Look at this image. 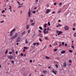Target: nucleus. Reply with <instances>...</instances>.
<instances>
[{
  "label": "nucleus",
  "mask_w": 76,
  "mask_h": 76,
  "mask_svg": "<svg viewBox=\"0 0 76 76\" xmlns=\"http://www.w3.org/2000/svg\"><path fill=\"white\" fill-rule=\"evenodd\" d=\"M69 63H72V60H69Z\"/></svg>",
  "instance_id": "42"
},
{
  "label": "nucleus",
  "mask_w": 76,
  "mask_h": 76,
  "mask_svg": "<svg viewBox=\"0 0 76 76\" xmlns=\"http://www.w3.org/2000/svg\"><path fill=\"white\" fill-rule=\"evenodd\" d=\"M22 13V11L21 10L20 11V14L21 15Z\"/></svg>",
  "instance_id": "41"
},
{
  "label": "nucleus",
  "mask_w": 76,
  "mask_h": 76,
  "mask_svg": "<svg viewBox=\"0 0 76 76\" xmlns=\"http://www.w3.org/2000/svg\"><path fill=\"white\" fill-rule=\"evenodd\" d=\"M63 66H64V67H66V66H67V64L66 63V62H64L63 64Z\"/></svg>",
  "instance_id": "7"
},
{
  "label": "nucleus",
  "mask_w": 76,
  "mask_h": 76,
  "mask_svg": "<svg viewBox=\"0 0 76 76\" xmlns=\"http://www.w3.org/2000/svg\"><path fill=\"white\" fill-rule=\"evenodd\" d=\"M61 4H62V3L61 2H60V3H59V5H61Z\"/></svg>",
  "instance_id": "38"
},
{
  "label": "nucleus",
  "mask_w": 76,
  "mask_h": 76,
  "mask_svg": "<svg viewBox=\"0 0 76 76\" xmlns=\"http://www.w3.org/2000/svg\"><path fill=\"white\" fill-rule=\"evenodd\" d=\"M33 45H36V43H33Z\"/></svg>",
  "instance_id": "48"
},
{
  "label": "nucleus",
  "mask_w": 76,
  "mask_h": 76,
  "mask_svg": "<svg viewBox=\"0 0 76 76\" xmlns=\"http://www.w3.org/2000/svg\"><path fill=\"white\" fill-rule=\"evenodd\" d=\"M55 66L56 68H58V65H57V64H56Z\"/></svg>",
  "instance_id": "35"
},
{
  "label": "nucleus",
  "mask_w": 76,
  "mask_h": 76,
  "mask_svg": "<svg viewBox=\"0 0 76 76\" xmlns=\"http://www.w3.org/2000/svg\"><path fill=\"white\" fill-rule=\"evenodd\" d=\"M12 63H14V61H13V60L12 61Z\"/></svg>",
  "instance_id": "45"
},
{
  "label": "nucleus",
  "mask_w": 76,
  "mask_h": 76,
  "mask_svg": "<svg viewBox=\"0 0 76 76\" xmlns=\"http://www.w3.org/2000/svg\"><path fill=\"white\" fill-rule=\"evenodd\" d=\"M28 17L30 18V17L31 16V12H28Z\"/></svg>",
  "instance_id": "12"
},
{
  "label": "nucleus",
  "mask_w": 76,
  "mask_h": 76,
  "mask_svg": "<svg viewBox=\"0 0 76 76\" xmlns=\"http://www.w3.org/2000/svg\"><path fill=\"white\" fill-rule=\"evenodd\" d=\"M16 31V29H15V28H14L12 31H10V33H12V32H14V31Z\"/></svg>",
  "instance_id": "11"
},
{
  "label": "nucleus",
  "mask_w": 76,
  "mask_h": 76,
  "mask_svg": "<svg viewBox=\"0 0 76 76\" xmlns=\"http://www.w3.org/2000/svg\"><path fill=\"white\" fill-rule=\"evenodd\" d=\"M26 29H29V25H27L26 26Z\"/></svg>",
  "instance_id": "15"
},
{
  "label": "nucleus",
  "mask_w": 76,
  "mask_h": 76,
  "mask_svg": "<svg viewBox=\"0 0 76 76\" xmlns=\"http://www.w3.org/2000/svg\"><path fill=\"white\" fill-rule=\"evenodd\" d=\"M49 28H50L49 27H48V28H47V30H48V31H49V29H50Z\"/></svg>",
  "instance_id": "52"
},
{
  "label": "nucleus",
  "mask_w": 76,
  "mask_h": 76,
  "mask_svg": "<svg viewBox=\"0 0 76 76\" xmlns=\"http://www.w3.org/2000/svg\"><path fill=\"white\" fill-rule=\"evenodd\" d=\"M20 56H23V53H21V54H20Z\"/></svg>",
  "instance_id": "59"
},
{
  "label": "nucleus",
  "mask_w": 76,
  "mask_h": 76,
  "mask_svg": "<svg viewBox=\"0 0 76 76\" xmlns=\"http://www.w3.org/2000/svg\"><path fill=\"white\" fill-rule=\"evenodd\" d=\"M69 51L70 53H72V52H73V51L71 50H69Z\"/></svg>",
  "instance_id": "21"
},
{
  "label": "nucleus",
  "mask_w": 76,
  "mask_h": 76,
  "mask_svg": "<svg viewBox=\"0 0 76 76\" xmlns=\"http://www.w3.org/2000/svg\"><path fill=\"white\" fill-rule=\"evenodd\" d=\"M66 53V51L65 50H63L61 52V54H64Z\"/></svg>",
  "instance_id": "10"
},
{
  "label": "nucleus",
  "mask_w": 76,
  "mask_h": 76,
  "mask_svg": "<svg viewBox=\"0 0 76 76\" xmlns=\"http://www.w3.org/2000/svg\"><path fill=\"white\" fill-rule=\"evenodd\" d=\"M54 51L56 52L57 51V49H55L53 50Z\"/></svg>",
  "instance_id": "20"
},
{
  "label": "nucleus",
  "mask_w": 76,
  "mask_h": 76,
  "mask_svg": "<svg viewBox=\"0 0 76 76\" xmlns=\"http://www.w3.org/2000/svg\"><path fill=\"white\" fill-rule=\"evenodd\" d=\"M73 31H75V28H73Z\"/></svg>",
  "instance_id": "53"
},
{
  "label": "nucleus",
  "mask_w": 76,
  "mask_h": 76,
  "mask_svg": "<svg viewBox=\"0 0 76 76\" xmlns=\"http://www.w3.org/2000/svg\"><path fill=\"white\" fill-rule=\"evenodd\" d=\"M12 53H14V52H15V51L14 50H12Z\"/></svg>",
  "instance_id": "51"
},
{
  "label": "nucleus",
  "mask_w": 76,
  "mask_h": 76,
  "mask_svg": "<svg viewBox=\"0 0 76 76\" xmlns=\"http://www.w3.org/2000/svg\"><path fill=\"white\" fill-rule=\"evenodd\" d=\"M74 37H76V33H75L74 34Z\"/></svg>",
  "instance_id": "17"
},
{
  "label": "nucleus",
  "mask_w": 76,
  "mask_h": 76,
  "mask_svg": "<svg viewBox=\"0 0 76 76\" xmlns=\"http://www.w3.org/2000/svg\"><path fill=\"white\" fill-rule=\"evenodd\" d=\"M20 39H21L20 37H18L16 40V42H20Z\"/></svg>",
  "instance_id": "4"
},
{
  "label": "nucleus",
  "mask_w": 76,
  "mask_h": 76,
  "mask_svg": "<svg viewBox=\"0 0 76 76\" xmlns=\"http://www.w3.org/2000/svg\"><path fill=\"white\" fill-rule=\"evenodd\" d=\"M30 63H32V60H30Z\"/></svg>",
  "instance_id": "47"
},
{
  "label": "nucleus",
  "mask_w": 76,
  "mask_h": 76,
  "mask_svg": "<svg viewBox=\"0 0 76 76\" xmlns=\"http://www.w3.org/2000/svg\"><path fill=\"white\" fill-rule=\"evenodd\" d=\"M31 12V11H30V8L29 9V12Z\"/></svg>",
  "instance_id": "62"
},
{
  "label": "nucleus",
  "mask_w": 76,
  "mask_h": 76,
  "mask_svg": "<svg viewBox=\"0 0 76 76\" xmlns=\"http://www.w3.org/2000/svg\"><path fill=\"white\" fill-rule=\"evenodd\" d=\"M72 48H74V46H72L71 47Z\"/></svg>",
  "instance_id": "61"
},
{
  "label": "nucleus",
  "mask_w": 76,
  "mask_h": 76,
  "mask_svg": "<svg viewBox=\"0 0 76 76\" xmlns=\"http://www.w3.org/2000/svg\"><path fill=\"white\" fill-rule=\"evenodd\" d=\"M47 24H45V25L44 26V28H47Z\"/></svg>",
  "instance_id": "19"
},
{
  "label": "nucleus",
  "mask_w": 76,
  "mask_h": 76,
  "mask_svg": "<svg viewBox=\"0 0 76 76\" xmlns=\"http://www.w3.org/2000/svg\"><path fill=\"white\" fill-rule=\"evenodd\" d=\"M34 23H31V26H34Z\"/></svg>",
  "instance_id": "22"
},
{
  "label": "nucleus",
  "mask_w": 76,
  "mask_h": 76,
  "mask_svg": "<svg viewBox=\"0 0 76 76\" xmlns=\"http://www.w3.org/2000/svg\"><path fill=\"white\" fill-rule=\"evenodd\" d=\"M56 4H57V3H54V5L55 6H56Z\"/></svg>",
  "instance_id": "36"
},
{
  "label": "nucleus",
  "mask_w": 76,
  "mask_h": 76,
  "mask_svg": "<svg viewBox=\"0 0 76 76\" xmlns=\"http://www.w3.org/2000/svg\"><path fill=\"white\" fill-rule=\"evenodd\" d=\"M17 3H18V4H19V5L20 6V5H21V4H20L19 2H18V1H17Z\"/></svg>",
  "instance_id": "32"
},
{
  "label": "nucleus",
  "mask_w": 76,
  "mask_h": 76,
  "mask_svg": "<svg viewBox=\"0 0 76 76\" xmlns=\"http://www.w3.org/2000/svg\"><path fill=\"white\" fill-rule=\"evenodd\" d=\"M10 8H9V10H10V9H12V7L11 6H9Z\"/></svg>",
  "instance_id": "29"
},
{
  "label": "nucleus",
  "mask_w": 76,
  "mask_h": 76,
  "mask_svg": "<svg viewBox=\"0 0 76 76\" xmlns=\"http://www.w3.org/2000/svg\"><path fill=\"white\" fill-rule=\"evenodd\" d=\"M26 31H24L23 33H22L21 34L22 35H24V34H25V33Z\"/></svg>",
  "instance_id": "14"
},
{
  "label": "nucleus",
  "mask_w": 76,
  "mask_h": 76,
  "mask_svg": "<svg viewBox=\"0 0 76 76\" xmlns=\"http://www.w3.org/2000/svg\"><path fill=\"white\" fill-rule=\"evenodd\" d=\"M5 12V11L4 10H3L1 12L2 13H4Z\"/></svg>",
  "instance_id": "27"
},
{
  "label": "nucleus",
  "mask_w": 76,
  "mask_h": 76,
  "mask_svg": "<svg viewBox=\"0 0 76 76\" xmlns=\"http://www.w3.org/2000/svg\"><path fill=\"white\" fill-rule=\"evenodd\" d=\"M22 7V6H19L18 7V8H20V7Z\"/></svg>",
  "instance_id": "33"
},
{
  "label": "nucleus",
  "mask_w": 76,
  "mask_h": 76,
  "mask_svg": "<svg viewBox=\"0 0 76 76\" xmlns=\"http://www.w3.org/2000/svg\"><path fill=\"white\" fill-rule=\"evenodd\" d=\"M40 37H43V36H42V34H41V35L40 36Z\"/></svg>",
  "instance_id": "46"
},
{
  "label": "nucleus",
  "mask_w": 76,
  "mask_h": 76,
  "mask_svg": "<svg viewBox=\"0 0 76 76\" xmlns=\"http://www.w3.org/2000/svg\"><path fill=\"white\" fill-rule=\"evenodd\" d=\"M26 44H28V42L27 41V39H26Z\"/></svg>",
  "instance_id": "16"
},
{
  "label": "nucleus",
  "mask_w": 76,
  "mask_h": 76,
  "mask_svg": "<svg viewBox=\"0 0 76 76\" xmlns=\"http://www.w3.org/2000/svg\"><path fill=\"white\" fill-rule=\"evenodd\" d=\"M36 44H37V45H39V43H38V42H37L36 43Z\"/></svg>",
  "instance_id": "49"
},
{
  "label": "nucleus",
  "mask_w": 76,
  "mask_h": 76,
  "mask_svg": "<svg viewBox=\"0 0 76 76\" xmlns=\"http://www.w3.org/2000/svg\"><path fill=\"white\" fill-rule=\"evenodd\" d=\"M43 74H45V73H47V71H43Z\"/></svg>",
  "instance_id": "13"
},
{
  "label": "nucleus",
  "mask_w": 76,
  "mask_h": 76,
  "mask_svg": "<svg viewBox=\"0 0 76 76\" xmlns=\"http://www.w3.org/2000/svg\"><path fill=\"white\" fill-rule=\"evenodd\" d=\"M33 13H34V14H35V13H36V11H34L33 12Z\"/></svg>",
  "instance_id": "30"
},
{
  "label": "nucleus",
  "mask_w": 76,
  "mask_h": 76,
  "mask_svg": "<svg viewBox=\"0 0 76 76\" xmlns=\"http://www.w3.org/2000/svg\"><path fill=\"white\" fill-rule=\"evenodd\" d=\"M46 30L47 28H45L43 30V33H44V34H47L46 32L45 31Z\"/></svg>",
  "instance_id": "8"
},
{
  "label": "nucleus",
  "mask_w": 76,
  "mask_h": 76,
  "mask_svg": "<svg viewBox=\"0 0 76 76\" xmlns=\"http://www.w3.org/2000/svg\"><path fill=\"white\" fill-rule=\"evenodd\" d=\"M57 33H58V34H57L58 35H60V34H62V32L61 31H57Z\"/></svg>",
  "instance_id": "3"
},
{
  "label": "nucleus",
  "mask_w": 76,
  "mask_h": 76,
  "mask_svg": "<svg viewBox=\"0 0 76 76\" xmlns=\"http://www.w3.org/2000/svg\"><path fill=\"white\" fill-rule=\"evenodd\" d=\"M48 38V37H45V39H47Z\"/></svg>",
  "instance_id": "39"
},
{
  "label": "nucleus",
  "mask_w": 76,
  "mask_h": 76,
  "mask_svg": "<svg viewBox=\"0 0 76 76\" xmlns=\"http://www.w3.org/2000/svg\"><path fill=\"white\" fill-rule=\"evenodd\" d=\"M11 34H10V36H13V33L12 32L10 33Z\"/></svg>",
  "instance_id": "28"
},
{
  "label": "nucleus",
  "mask_w": 76,
  "mask_h": 76,
  "mask_svg": "<svg viewBox=\"0 0 76 76\" xmlns=\"http://www.w3.org/2000/svg\"><path fill=\"white\" fill-rule=\"evenodd\" d=\"M62 45H64V42H62Z\"/></svg>",
  "instance_id": "31"
},
{
  "label": "nucleus",
  "mask_w": 76,
  "mask_h": 76,
  "mask_svg": "<svg viewBox=\"0 0 76 76\" xmlns=\"http://www.w3.org/2000/svg\"><path fill=\"white\" fill-rule=\"evenodd\" d=\"M64 28L65 31H68L69 30V27L67 26H66L64 27Z\"/></svg>",
  "instance_id": "2"
},
{
  "label": "nucleus",
  "mask_w": 76,
  "mask_h": 76,
  "mask_svg": "<svg viewBox=\"0 0 76 76\" xmlns=\"http://www.w3.org/2000/svg\"><path fill=\"white\" fill-rule=\"evenodd\" d=\"M48 25L49 26H50V22L48 23Z\"/></svg>",
  "instance_id": "34"
},
{
  "label": "nucleus",
  "mask_w": 76,
  "mask_h": 76,
  "mask_svg": "<svg viewBox=\"0 0 76 76\" xmlns=\"http://www.w3.org/2000/svg\"><path fill=\"white\" fill-rule=\"evenodd\" d=\"M37 9V7H35V8H34V10H35V9Z\"/></svg>",
  "instance_id": "60"
},
{
  "label": "nucleus",
  "mask_w": 76,
  "mask_h": 76,
  "mask_svg": "<svg viewBox=\"0 0 76 76\" xmlns=\"http://www.w3.org/2000/svg\"><path fill=\"white\" fill-rule=\"evenodd\" d=\"M60 12H61V11H59L58 12V13H60Z\"/></svg>",
  "instance_id": "58"
},
{
  "label": "nucleus",
  "mask_w": 76,
  "mask_h": 76,
  "mask_svg": "<svg viewBox=\"0 0 76 76\" xmlns=\"http://www.w3.org/2000/svg\"><path fill=\"white\" fill-rule=\"evenodd\" d=\"M58 22H61V20H59Z\"/></svg>",
  "instance_id": "63"
},
{
  "label": "nucleus",
  "mask_w": 76,
  "mask_h": 76,
  "mask_svg": "<svg viewBox=\"0 0 76 76\" xmlns=\"http://www.w3.org/2000/svg\"><path fill=\"white\" fill-rule=\"evenodd\" d=\"M30 31H31V30H29L27 31V32L29 33L30 32Z\"/></svg>",
  "instance_id": "25"
},
{
  "label": "nucleus",
  "mask_w": 76,
  "mask_h": 76,
  "mask_svg": "<svg viewBox=\"0 0 76 76\" xmlns=\"http://www.w3.org/2000/svg\"><path fill=\"white\" fill-rule=\"evenodd\" d=\"M7 57L9 59H10V60H12L13 58V56H8Z\"/></svg>",
  "instance_id": "5"
},
{
  "label": "nucleus",
  "mask_w": 76,
  "mask_h": 76,
  "mask_svg": "<svg viewBox=\"0 0 76 76\" xmlns=\"http://www.w3.org/2000/svg\"><path fill=\"white\" fill-rule=\"evenodd\" d=\"M7 52H8V50H6L5 52V54H6L7 53Z\"/></svg>",
  "instance_id": "26"
},
{
  "label": "nucleus",
  "mask_w": 76,
  "mask_h": 76,
  "mask_svg": "<svg viewBox=\"0 0 76 76\" xmlns=\"http://www.w3.org/2000/svg\"><path fill=\"white\" fill-rule=\"evenodd\" d=\"M45 58H47V59H50V58H49L48 56H46Z\"/></svg>",
  "instance_id": "24"
},
{
  "label": "nucleus",
  "mask_w": 76,
  "mask_h": 76,
  "mask_svg": "<svg viewBox=\"0 0 76 76\" xmlns=\"http://www.w3.org/2000/svg\"><path fill=\"white\" fill-rule=\"evenodd\" d=\"M58 27H60V26H59V24H58V25H57L56 26V28H58Z\"/></svg>",
  "instance_id": "37"
},
{
  "label": "nucleus",
  "mask_w": 76,
  "mask_h": 76,
  "mask_svg": "<svg viewBox=\"0 0 76 76\" xmlns=\"http://www.w3.org/2000/svg\"><path fill=\"white\" fill-rule=\"evenodd\" d=\"M18 36V33H15V34L13 36L10 37V39L12 40L14 39H15V38H16V37H17Z\"/></svg>",
  "instance_id": "1"
},
{
  "label": "nucleus",
  "mask_w": 76,
  "mask_h": 76,
  "mask_svg": "<svg viewBox=\"0 0 76 76\" xmlns=\"http://www.w3.org/2000/svg\"><path fill=\"white\" fill-rule=\"evenodd\" d=\"M24 49H27V48H27L26 47H24Z\"/></svg>",
  "instance_id": "44"
},
{
  "label": "nucleus",
  "mask_w": 76,
  "mask_h": 76,
  "mask_svg": "<svg viewBox=\"0 0 76 76\" xmlns=\"http://www.w3.org/2000/svg\"><path fill=\"white\" fill-rule=\"evenodd\" d=\"M51 12L50 11V10L49 9H47V11L46 12V13L47 14H48L49 13V12Z\"/></svg>",
  "instance_id": "9"
},
{
  "label": "nucleus",
  "mask_w": 76,
  "mask_h": 76,
  "mask_svg": "<svg viewBox=\"0 0 76 76\" xmlns=\"http://www.w3.org/2000/svg\"><path fill=\"white\" fill-rule=\"evenodd\" d=\"M39 29H41V30H42V29H43V28H42L41 27H39Z\"/></svg>",
  "instance_id": "18"
},
{
  "label": "nucleus",
  "mask_w": 76,
  "mask_h": 76,
  "mask_svg": "<svg viewBox=\"0 0 76 76\" xmlns=\"http://www.w3.org/2000/svg\"><path fill=\"white\" fill-rule=\"evenodd\" d=\"M52 73H53L55 75H56V74L57 73V71L55 70H54L53 69L52 70Z\"/></svg>",
  "instance_id": "6"
},
{
  "label": "nucleus",
  "mask_w": 76,
  "mask_h": 76,
  "mask_svg": "<svg viewBox=\"0 0 76 76\" xmlns=\"http://www.w3.org/2000/svg\"><path fill=\"white\" fill-rule=\"evenodd\" d=\"M52 13H53V14H54L55 13V12H52Z\"/></svg>",
  "instance_id": "64"
},
{
  "label": "nucleus",
  "mask_w": 76,
  "mask_h": 76,
  "mask_svg": "<svg viewBox=\"0 0 76 76\" xmlns=\"http://www.w3.org/2000/svg\"><path fill=\"white\" fill-rule=\"evenodd\" d=\"M34 21L32 20H30V22H33Z\"/></svg>",
  "instance_id": "23"
},
{
  "label": "nucleus",
  "mask_w": 76,
  "mask_h": 76,
  "mask_svg": "<svg viewBox=\"0 0 76 76\" xmlns=\"http://www.w3.org/2000/svg\"><path fill=\"white\" fill-rule=\"evenodd\" d=\"M59 27H60V26H62V25L60 24H59Z\"/></svg>",
  "instance_id": "40"
},
{
  "label": "nucleus",
  "mask_w": 76,
  "mask_h": 76,
  "mask_svg": "<svg viewBox=\"0 0 76 76\" xmlns=\"http://www.w3.org/2000/svg\"><path fill=\"white\" fill-rule=\"evenodd\" d=\"M4 21H1V23H3L4 22Z\"/></svg>",
  "instance_id": "54"
},
{
  "label": "nucleus",
  "mask_w": 76,
  "mask_h": 76,
  "mask_svg": "<svg viewBox=\"0 0 76 76\" xmlns=\"http://www.w3.org/2000/svg\"><path fill=\"white\" fill-rule=\"evenodd\" d=\"M67 44H65V47H67Z\"/></svg>",
  "instance_id": "43"
},
{
  "label": "nucleus",
  "mask_w": 76,
  "mask_h": 76,
  "mask_svg": "<svg viewBox=\"0 0 76 76\" xmlns=\"http://www.w3.org/2000/svg\"><path fill=\"white\" fill-rule=\"evenodd\" d=\"M39 41H40V42L42 41V40H41V39H39Z\"/></svg>",
  "instance_id": "55"
},
{
  "label": "nucleus",
  "mask_w": 76,
  "mask_h": 76,
  "mask_svg": "<svg viewBox=\"0 0 76 76\" xmlns=\"http://www.w3.org/2000/svg\"><path fill=\"white\" fill-rule=\"evenodd\" d=\"M49 46L50 47H52V45H49Z\"/></svg>",
  "instance_id": "57"
},
{
  "label": "nucleus",
  "mask_w": 76,
  "mask_h": 76,
  "mask_svg": "<svg viewBox=\"0 0 76 76\" xmlns=\"http://www.w3.org/2000/svg\"><path fill=\"white\" fill-rule=\"evenodd\" d=\"M15 53L17 54L18 53V52L17 51H16Z\"/></svg>",
  "instance_id": "56"
},
{
  "label": "nucleus",
  "mask_w": 76,
  "mask_h": 76,
  "mask_svg": "<svg viewBox=\"0 0 76 76\" xmlns=\"http://www.w3.org/2000/svg\"><path fill=\"white\" fill-rule=\"evenodd\" d=\"M9 54H12V52H10L9 53Z\"/></svg>",
  "instance_id": "50"
}]
</instances>
